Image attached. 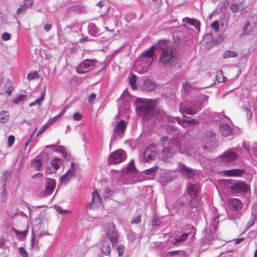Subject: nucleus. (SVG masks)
<instances>
[{
    "mask_svg": "<svg viewBox=\"0 0 257 257\" xmlns=\"http://www.w3.org/2000/svg\"><path fill=\"white\" fill-rule=\"evenodd\" d=\"M163 149L161 152V159L166 162H169L177 151L182 154L195 157L194 150L186 145L184 137L178 134L170 138L163 136L161 138Z\"/></svg>",
    "mask_w": 257,
    "mask_h": 257,
    "instance_id": "1",
    "label": "nucleus"
},
{
    "mask_svg": "<svg viewBox=\"0 0 257 257\" xmlns=\"http://www.w3.org/2000/svg\"><path fill=\"white\" fill-rule=\"evenodd\" d=\"M154 45L152 46L138 58L134 63V71L140 74L148 71L149 66L154 60Z\"/></svg>",
    "mask_w": 257,
    "mask_h": 257,
    "instance_id": "2",
    "label": "nucleus"
},
{
    "mask_svg": "<svg viewBox=\"0 0 257 257\" xmlns=\"http://www.w3.org/2000/svg\"><path fill=\"white\" fill-rule=\"evenodd\" d=\"M136 111L144 120L151 118L155 113V102L151 99L138 98L136 101Z\"/></svg>",
    "mask_w": 257,
    "mask_h": 257,
    "instance_id": "3",
    "label": "nucleus"
},
{
    "mask_svg": "<svg viewBox=\"0 0 257 257\" xmlns=\"http://www.w3.org/2000/svg\"><path fill=\"white\" fill-rule=\"evenodd\" d=\"M158 46L162 51L159 58L161 63H168L175 58L176 50L171 46L170 42L168 40H160L158 42Z\"/></svg>",
    "mask_w": 257,
    "mask_h": 257,
    "instance_id": "4",
    "label": "nucleus"
},
{
    "mask_svg": "<svg viewBox=\"0 0 257 257\" xmlns=\"http://www.w3.org/2000/svg\"><path fill=\"white\" fill-rule=\"evenodd\" d=\"M201 103L198 100L191 101L180 104L179 110L184 116L187 115H194L201 109Z\"/></svg>",
    "mask_w": 257,
    "mask_h": 257,
    "instance_id": "5",
    "label": "nucleus"
},
{
    "mask_svg": "<svg viewBox=\"0 0 257 257\" xmlns=\"http://www.w3.org/2000/svg\"><path fill=\"white\" fill-rule=\"evenodd\" d=\"M235 150V148H230L225 151L217 158L218 162L221 165L233 163L239 157L238 154Z\"/></svg>",
    "mask_w": 257,
    "mask_h": 257,
    "instance_id": "6",
    "label": "nucleus"
},
{
    "mask_svg": "<svg viewBox=\"0 0 257 257\" xmlns=\"http://www.w3.org/2000/svg\"><path fill=\"white\" fill-rule=\"evenodd\" d=\"M107 238L113 246L116 244L118 240L119 235L114 223L112 222L103 226Z\"/></svg>",
    "mask_w": 257,
    "mask_h": 257,
    "instance_id": "7",
    "label": "nucleus"
},
{
    "mask_svg": "<svg viewBox=\"0 0 257 257\" xmlns=\"http://www.w3.org/2000/svg\"><path fill=\"white\" fill-rule=\"evenodd\" d=\"M158 151L155 144L149 145L144 150L143 153V158L145 162H149L153 160L157 156Z\"/></svg>",
    "mask_w": 257,
    "mask_h": 257,
    "instance_id": "8",
    "label": "nucleus"
},
{
    "mask_svg": "<svg viewBox=\"0 0 257 257\" xmlns=\"http://www.w3.org/2000/svg\"><path fill=\"white\" fill-rule=\"evenodd\" d=\"M126 158L125 152L122 150H118L109 155L108 160L110 164H119L124 161Z\"/></svg>",
    "mask_w": 257,
    "mask_h": 257,
    "instance_id": "9",
    "label": "nucleus"
},
{
    "mask_svg": "<svg viewBox=\"0 0 257 257\" xmlns=\"http://www.w3.org/2000/svg\"><path fill=\"white\" fill-rule=\"evenodd\" d=\"M126 127V122L120 120L116 124L113 131V134L110 140V144L113 143L118 137H122Z\"/></svg>",
    "mask_w": 257,
    "mask_h": 257,
    "instance_id": "10",
    "label": "nucleus"
},
{
    "mask_svg": "<svg viewBox=\"0 0 257 257\" xmlns=\"http://www.w3.org/2000/svg\"><path fill=\"white\" fill-rule=\"evenodd\" d=\"M138 85L143 90L152 91L156 87L155 84L146 77H142L138 80Z\"/></svg>",
    "mask_w": 257,
    "mask_h": 257,
    "instance_id": "11",
    "label": "nucleus"
},
{
    "mask_svg": "<svg viewBox=\"0 0 257 257\" xmlns=\"http://www.w3.org/2000/svg\"><path fill=\"white\" fill-rule=\"evenodd\" d=\"M230 188L233 193L236 194L247 193L250 187L248 185L241 182H237L230 185Z\"/></svg>",
    "mask_w": 257,
    "mask_h": 257,
    "instance_id": "12",
    "label": "nucleus"
},
{
    "mask_svg": "<svg viewBox=\"0 0 257 257\" xmlns=\"http://www.w3.org/2000/svg\"><path fill=\"white\" fill-rule=\"evenodd\" d=\"M94 62L92 60L86 59L82 62L76 68V72L79 74H83L93 69Z\"/></svg>",
    "mask_w": 257,
    "mask_h": 257,
    "instance_id": "13",
    "label": "nucleus"
},
{
    "mask_svg": "<svg viewBox=\"0 0 257 257\" xmlns=\"http://www.w3.org/2000/svg\"><path fill=\"white\" fill-rule=\"evenodd\" d=\"M189 228L191 229L190 233H183L180 236L177 237H172L170 239L169 241H171L173 244L177 245L180 242L185 241L189 235H191V237H193L196 233L195 228L193 226H190Z\"/></svg>",
    "mask_w": 257,
    "mask_h": 257,
    "instance_id": "14",
    "label": "nucleus"
},
{
    "mask_svg": "<svg viewBox=\"0 0 257 257\" xmlns=\"http://www.w3.org/2000/svg\"><path fill=\"white\" fill-rule=\"evenodd\" d=\"M167 120L169 122H177L179 124H181L183 127H186V125H187L188 123L190 124H197L198 123V121L196 119H192L191 120H184V119H180L177 117H173L170 116H168L167 117Z\"/></svg>",
    "mask_w": 257,
    "mask_h": 257,
    "instance_id": "15",
    "label": "nucleus"
},
{
    "mask_svg": "<svg viewBox=\"0 0 257 257\" xmlns=\"http://www.w3.org/2000/svg\"><path fill=\"white\" fill-rule=\"evenodd\" d=\"M101 204V198L99 193L94 191L92 193V199L91 202L88 205L90 209H95L100 206Z\"/></svg>",
    "mask_w": 257,
    "mask_h": 257,
    "instance_id": "16",
    "label": "nucleus"
},
{
    "mask_svg": "<svg viewBox=\"0 0 257 257\" xmlns=\"http://www.w3.org/2000/svg\"><path fill=\"white\" fill-rule=\"evenodd\" d=\"M228 205L229 208L235 211L237 215L239 213L242 207V204L241 201L236 198H231L229 200Z\"/></svg>",
    "mask_w": 257,
    "mask_h": 257,
    "instance_id": "17",
    "label": "nucleus"
},
{
    "mask_svg": "<svg viewBox=\"0 0 257 257\" xmlns=\"http://www.w3.org/2000/svg\"><path fill=\"white\" fill-rule=\"evenodd\" d=\"M177 169L178 171L181 172L182 174L186 176L187 178H192L195 175L194 170L186 167L181 162L178 163Z\"/></svg>",
    "mask_w": 257,
    "mask_h": 257,
    "instance_id": "18",
    "label": "nucleus"
},
{
    "mask_svg": "<svg viewBox=\"0 0 257 257\" xmlns=\"http://www.w3.org/2000/svg\"><path fill=\"white\" fill-rule=\"evenodd\" d=\"M244 170L242 169H235L225 170L222 172L224 176L228 177H240L244 173Z\"/></svg>",
    "mask_w": 257,
    "mask_h": 257,
    "instance_id": "19",
    "label": "nucleus"
},
{
    "mask_svg": "<svg viewBox=\"0 0 257 257\" xmlns=\"http://www.w3.org/2000/svg\"><path fill=\"white\" fill-rule=\"evenodd\" d=\"M56 181L53 179H47L46 182V190L44 192L45 196L50 195L53 192L56 187Z\"/></svg>",
    "mask_w": 257,
    "mask_h": 257,
    "instance_id": "20",
    "label": "nucleus"
},
{
    "mask_svg": "<svg viewBox=\"0 0 257 257\" xmlns=\"http://www.w3.org/2000/svg\"><path fill=\"white\" fill-rule=\"evenodd\" d=\"M219 129L221 134L225 137L231 136L233 133L232 128L227 123H221Z\"/></svg>",
    "mask_w": 257,
    "mask_h": 257,
    "instance_id": "21",
    "label": "nucleus"
},
{
    "mask_svg": "<svg viewBox=\"0 0 257 257\" xmlns=\"http://www.w3.org/2000/svg\"><path fill=\"white\" fill-rule=\"evenodd\" d=\"M199 189V184L189 183L187 185V191L190 196L198 195Z\"/></svg>",
    "mask_w": 257,
    "mask_h": 257,
    "instance_id": "22",
    "label": "nucleus"
},
{
    "mask_svg": "<svg viewBox=\"0 0 257 257\" xmlns=\"http://www.w3.org/2000/svg\"><path fill=\"white\" fill-rule=\"evenodd\" d=\"M173 179L170 172H165L163 173L160 176L159 181L162 186L166 185L168 182H170Z\"/></svg>",
    "mask_w": 257,
    "mask_h": 257,
    "instance_id": "23",
    "label": "nucleus"
},
{
    "mask_svg": "<svg viewBox=\"0 0 257 257\" xmlns=\"http://www.w3.org/2000/svg\"><path fill=\"white\" fill-rule=\"evenodd\" d=\"M61 165V160L59 158H55L51 161L50 170L51 173H55Z\"/></svg>",
    "mask_w": 257,
    "mask_h": 257,
    "instance_id": "24",
    "label": "nucleus"
},
{
    "mask_svg": "<svg viewBox=\"0 0 257 257\" xmlns=\"http://www.w3.org/2000/svg\"><path fill=\"white\" fill-rule=\"evenodd\" d=\"M158 167H154L143 171L144 175H146V179L151 180L154 178Z\"/></svg>",
    "mask_w": 257,
    "mask_h": 257,
    "instance_id": "25",
    "label": "nucleus"
},
{
    "mask_svg": "<svg viewBox=\"0 0 257 257\" xmlns=\"http://www.w3.org/2000/svg\"><path fill=\"white\" fill-rule=\"evenodd\" d=\"M183 21L184 23L193 26L198 31L200 30V23L198 20L186 17L183 19Z\"/></svg>",
    "mask_w": 257,
    "mask_h": 257,
    "instance_id": "26",
    "label": "nucleus"
},
{
    "mask_svg": "<svg viewBox=\"0 0 257 257\" xmlns=\"http://www.w3.org/2000/svg\"><path fill=\"white\" fill-rule=\"evenodd\" d=\"M14 90V87L12 82L8 81L3 88L4 93L9 96L11 95L12 91Z\"/></svg>",
    "mask_w": 257,
    "mask_h": 257,
    "instance_id": "27",
    "label": "nucleus"
},
{
    "mask_svg": "<svg viewBox=\"0 0 257 257\" xmlns=\"http://www.w3.org/2000/svg\"><path fill=\"white\" fill-rule=\"evenodd\" d=\"M10 119V113L7 110L0 111V123H6Z\"/></svg>",
    "mask_w": 257,
    "mask_h": 257,
    "instance_id": "28",
    "label": "nucleus"
},
{
    "mask_svg": "<svg viewBox=\"0 0 257 257\" xmlns=\"http://www.w3.org/2000/svg\"><path fill=\"white\" fill-rule=\"evenodd\" d=\"M111 251L109 244L106 241H103L101 247V251L104 255H109Z\"/></svg>",
    "mask_w": 257,
    "mask_h": 257,
    "instance_id": "29",
    "label": "nucleus"
},
{
    "mask_svg": "<svg viewBox=\"0 0 257 257\" xmlns=\"http://www.w3.org/2000/svg\"><path fill=\"white\" fill-rule=\"evenodd\" d=\"M129 83L133 90H137L138 86L137 84V77L134 74H130L128 76Z\"/></svg>",
    "mask_w": 257,
    "mask_h": 257,
    "instance_id": "30",
    "label": "nucleus"
},
{
    "mask_svg": "<svg viewBox=\"0 0 257 257\" xmlns=\"http://www.w3.org/2000/svg\"><path fill=\"white\" fill-rule=\"evenodd\" d=\"M27 98V95L23 94H17L13 99V102L16 104L23 103Z\"/></svg>",
    "mask_w": 257,
    "mask_h": 257,
    "instance_id": "31",
    "label": "nucleus"
},
{
    "mask_svg": "<svg viewBox=\"0 0 257 257\" xmlns=\"http://www.w3.org/2000/svg\"><path fill=\"white\" fill-rule=\"evenodd\" d=\"M66 172L72 177H74L76 173V164L72 162L69 169Z\"/></svg>",
    "mask_w": 257,
    "mask_h": 257,
    "instance_id": "32",
    "label": "nucleus"
},
{
    "mask_svg": "<svg viewBox=\"0 0 257 257\" xmlns=\"http://www.w3.org/2000/svg\"><path fill=\"white\" fill-rule=\"evenodd\" d=\"M71 178H72V177L66 172L60 177V182L61 183L66 185L70 180Z\"/></svg>",
    "mask_w": 257,
    "mask_h": 257,
    "instance_id": "33",
    "label": "nucleus"
},
{
    "mask_svg": "<svg viewBox=\"0 0 257 257\" xmlns=\"http://www.w3.org/2000/svg\"><path fill=\"white\" fill-rule=\"evenodd\" d=\"M44 95H45V93H43L39 98H37L35 101L30 103L29 104V106L32 107V106H34L36 105H38L39 106L41 105L42 104V102H43V101L44 99Z\"/></svg>",
    "mask_w": 257,
    "mask_h": 257,
    "instance_id": "34",
    "label": "nucleus"
},
{
    "mask_svg": "<svg viewBox=\"0 0 257 257\" xmlns=\"http://www.w3.org/2000/svg\"><path fill=\"white\" fill-rule=\"evenodd\" d=\"M98 31L95 25L93 24H90L89 25V33L92 36H96Z\"/></svg>",
    "mask_w": 257,
    "mask_h": 257,
    "instance_id": "35",
    "label": "nucleus"
},
{
    "mask_svg": "<svg viewBox=\"0 0 257 257\" xmlns=\"http://www.w3.org/2000/svg\"><path fill=\"white\" fill-rule=\"evenodd\" d=\"M32 166L34 168H35L37 170H39L42 166L41 162L40 159L39 158H35L32 162Z\"/></svg>",
    "mask_w": 257,
    "mask_h": 257,
    "instance_id": "36",
    "label": "nucleus"
},
{
    "mask_svg": "<svg viewBox=\"0 0 257 257\" xmlns=\"http://www.w3.org/2000/svg\"><path fill=\"white\" fill-rule=\"evenodd\" d=\"M216 144V140L214 136H212L209 138V142L207 143V144L204 146L206 148L209 147L210 149L214 147Z\"/></svg>",
    "mask_w": 257,
    "mask_h": 257,
    "instance_id": "37",
    "label": "nucleus"
},
{
    "mask_svg": "<svg viewBox=\"0 0 257 257\" xmlns=\"http://www.w3.org/2000/svg\"><path fill=\"white\" fill-rule=\"evenodd\" d=\"M190 197H191V199L190 200V205L191 207H195L199 204L198 195Z\"/></svg>",
    "mask_w": 257,
    "mask_h": 257,
    "instance_id": "38",
    "label": "nucleus"
},
{
    "mask_svg": "<svg viewBox=\"0 0 257 257\" xmlns=\"http://www.w3.org/2000/svg\"><path fill=\"white\" fill-rule=\"evenodd\" d=\"M237 56V53L232 51L227 50L223 53V58H228L231 57H235Z\"/></svg>",
    "mask_w": 257,
    "mask_h": 257,
    "instance_id": "39",
    "label": "nucleus"
},
{
    "mask_svg": "<svg viewBox=\"0 0 257 257\" xmlns=\"http://www.w3.org/2000/svg\"><path fill=\"white\" fill-rule=\"evenodd\" d=\"M13 230L15 232L16 235L19 239H22L24 238L27 233V231H18L15 228H13Z\"/></svg>",
    "mask_w": 257,
    "mask_h": 257,
    "instance_id": "40",
    "label": "nucleus"
},
{
    "mask_svg": "<svg viewBox=\"0 0 257 257\" xmlns=\"http://www.w3.org/2000/svg\"><path fill=\"white\" fill-rule=\"evenodd\" d=\"M39 78V75L37 71H32L27 75V79L29 81L34 80Z\"/></svg>",
    "mask_w": 257,
    "mask_h": 257,
    "instance_id": "41",
    "label": "nucleus"
},
{
    "mask_svg": "<svg viewBox=\"0 0 257 257\" xmlns=\"http://www.w3.org/2000/svg\"><path fill=\"white\" fill-rule=\"evenodd\" d=\"M184 251L183 250H173L170 251L166 253L167 256H175V255H184Z\"/></svg>",
    "mask_w": 257,
    "mask_h": 257,
    "instance_id": "42",
    "label": "nucleus"
},
{
    "mask_svg": "<svg viewBox=\"0 0 257 257\" xmlns=\"http://www.w3.org/2000/svg\"><path fill=\"white\" fill-rule=\"evenodd\" d=\"M54 208L59 213L63 215L71 212V211L69 210L63 209L60 206L56 205L54 206Z\"/></svg>",
    "mask_w": 257,
    "mask_h": 257,
    "instance_id": "43",
    "label": "nucleus"
},
{
    "mask_svg": "<svg viewBox=\"0 0 257 257\" xmlns=\"http://www.w3.org/2000/svg\"><path fill=\"white\" fill-rule=\"evenodd\" d=\"M8 240L3 237L0 238V248L2 249H9V246L7 245Z\"/></svg>",
    "mask_w": 257,
    "mask_h": 257,
    "instance_id": "44",
    "label": "nucleus"
},
{
    "mask_svg": "<svg viewBox=\"0 0 257 257\" xmlns=\"http://www.w3.org/2000/svg\"><path fill=\"white\" fill-rule=\"evenodd\" d=\"M116 249L119 256H122L125 247L123 244H119L116 246Z\"/></svg>",
    "mask_w": 257,
    "mask_h": 257,
    "instance_id": "45",
    "label": "nucleus"
},
{
    "mask_svg": "<svg viewBox=\"0 0 257 257\" xmlns=\"http://www.w3.org/2000/svg\"><path fill=\"white\" fill-rule=\"evenodd\" d=\"M55 151L56 152H60V153H62L63 156L65 158H66V157H67L66 152L65 151L64 148L63 146H59V148L55 150Z\"/></svg>",
    "mask_w": 257,
    "mask_h": 257,
    "instance_id": "46",
    "label": "nucleus"
},
{
    "mask_svg": "<svg viewBox=\"0 0 257 257\" xmlns=\"http://www.w3.org/2000/svg\"><path fill=\"white\" fill-rule=\"evenodd\" d=\"M127 238L128 240L131 242H134L136 238V236L135 233L134 232H131L128 233L127 235Z\"/></svg>",
    "mask_w": 257,
    "mask_h": 257,
    "instance_id": "47",
    "label": "nucleus"
},
{
    "mask_svg": "<svg viewBox=\"0 0 257 257\" xmlns=\"http://www.w3.org/2000/svg\"><path fill=\"white\" fill-rule=\"evenodd\" d=\"M29 9L26 6H25L24 5L22 6L20 8H19L17 10V14L18 15H21L23 14L27 9Z\"/></svg>",
    "mask_w": 257,
    "mask_h": 257,
    "instance_id": "48",
    "label": "nucleus"
},
{
    "mask_svg": "<svg viewBox=\"0 0 257 257\" xmlns=\"http://www.w3.org/2000/svg\"><path fill=\"white\" fill-rule=\"evenodd\" d=\"M112 194V191L109 188H107L105 189L104 197L105 198H108L110 196H111Z\"/></svg>",
    "mask_w": 257,
    "mask_h": 257,
    "instance_id": "49",
    "label": "nucleus"
},
{
    "mask_svg": "<svg viewBox=\"0 0 257 257\" xmlns=\"http://www.w3.org/2000/svg\"><path fill=\"white\" fill-rule=\"evenodd\" d=\"M15 137L13 135L9 136L8 138V146L9 147H11L15 142Z\"/></svg>",
    "mask_w": 257,
    "mask_h": 257,
    "instance_id": "50",
    "label": "nucleus"
},
{
    "mask_svg": "<svg viewBox=\"0 0 257 257\" xmlns=\"http://www.w3.org/2000/svg\"><path fill=\"white\" fill-rule=\"evenodd\" d=\"M211 28L214 30L216 32L218 31L219 30V23L217 21H214L211 24Z\"/></svg>",
    "mask_w": 257,
    "mask_h": 257,
    "instance_id": "51",
    "label": "nucleus"
},
{
    "mask_svg": "<svg viewBox=\"0 0 257 257\" xmlns=\"http://www.w3.org/2000/svg\"><path fill=\"white\" fill-rule=\"evenodd\" d=\"M2 38L4 41H8L11 39V35L9 33L5 32L2 34Z\"/></svg>",
    "mask_w": 257,
    "mask_h": 257,
    "instance_id": "52",
    "label": "nucleus"
},
{
    "mask_svg": "<svg viewBox=\"0 0 257 257\" xmlns=\"http://www.w3.org/2000/svg\"><path fill=\"white\" fill-rule=\"evenodd\" d=\"M49 126V125L48 123H46L44 124L39 130L38 133L36 135V137L39 136L41 134H42L46 130V128Z\"/></svg>",
    "mask_w": 257,
    "mask_h": 257,
    "instance_id": "53",
    "label": "nucleus"
},
{
    "mask_svg": "<svg viewBox=\"0 0 257 257\" xmlns=\"http://www.w3.org/2000/svg\"><path fill=\"white\" fill-rule=\"evenodd\" d=\"M214 239V235L213 234H206L204 241L205 242H210Z\"/></svg>",
    "mask_w": 257,
    "mask_h": 257,
    "instance_id": "54",
    "label": "nucleus"
},
{
    "mask_svg": "<svg viewBox=\"0 0 257 257\" xmlns=\"http://www.w3.org/2000/svg\"><path fill=\"white\" fill-rule=\"evenodd\" d=\"M135 168L134 161L131 160L127 167V170L128 172H131Z\"/></svg>",
    "mask_w": 257,
    "mask_h": 257,
    "instance_id": "55",
    "label": "nucleus"
},
{
    "mask_svg": "<svg viewBox=\"0 0 257 257\" xmlns=\"http://www.w3.org/2000/svg\"><path fill=\"white\" fill-rule=\"evenodd\" d=\"M230 9L234 13H237L238 11V7L236 4H232L230 5Z\"/></svg>",
    "mask_w": 257,
    "mask_h": 257,
    "instance_id": "56",
    "label": "nucleus"
},
{
    "mask_svg": "<svg viewBox=\"0 0 257 257\" xmlns=\"http://www.w3.org/2000/svg\"><path fill=\"white\" fill-rule=\"evenodd\" d=\"M19 252H20V253L21 254V255L23 256V257H28L27 256V251H26L24 247H21L20 248H19Z\"/></svg>",
    "mask_w": 257,
    "mask_h": 257,
    "instance_id": "57",
    "label": "nucleus"
},
{
    "mask_svg": "<svg viewBox=\"0 0 257 257\" xmlns=\"http://www.w3.org/2000/svg\"><path fill=\"white\" fill-rule=\"evenodd\" d=\"M82 118V114L79 112H76L73 115V118L77 121L81 120Z\"/></svg>",
    "mask_w": 257,
    "mask_h": 257,
    "instance_id": "58",
    "label": "nucleus"
},
{
    "mask_svg": "<svg viewBox=\"0 0 257 257\" xmlns=\"http://www.w3.org/2000/svg\"><path fill=\"white\" fill-rule=\"evenodd\" d=\"M243 110L246 113L247 118L250 119L252 116V112H251V110L247 107L244 108Z\"/></svg>",
    "mask_w": 257,
    "mask_h": 257,
    "instance_id": "59",
    "label": "nucleus"
},
{
    "mask_svg": "<svg viewBox=\"0 0 257 257\" xmlns=\"http://www.w3.org/2000/svg\"><path fill=\"white\" fill-rule=\"evenodd\" d=\"M33 4V0H25L24 5L30 8Z\"/></svg>",
    "mask_w": 257,
    "mask_h": 257,
    "instance_id": "60",
    "label": "nucleus"
},
{
    "mask_svg": "<svg viewBox=\"0 0 257 257\" xmlns=\"http://www.w3.org/2000/svg\"><path fill=\"white\" fill-rule=\"evenodd\" d=\"M37 127H36V128L35 129V130L34 131L33 133H32V134L31 135V136H30V139L29 140H28V141H27V142L26 143L25 145V149H26V148L28 146V145H29V143H30V142L32 141V138H33V136L34 135L35 133V132L37 131Z\"/></svg>",
    "mask_w": 257,
    "mask_h": 257,
    "instance_id": "61",
    "label": "nucleus"
},
{
    "mask_svg": "<svg viewBox=\"0 0 257 257\" xmlns=\"http://www.w3.org/2000/svg\"><path fill=\"white\" fill-rule=\"evenodd\" d=\"M141 216L140 215H138L132 219L131 222L132 223H138L141 221Z\"/></svg>",
    "mask_w": 257,
    "mask_h": 257,
    "instance_id": "62",
    "label": "nucleus"
},
{
    "mask_svg": "<svg viewBox=\"0 0 257 257\" xmlns=\"http://www.w3.org/2000/svg\"><path fill=\"white\" fill-rule=\"evenodd\" d=\"M152 226L153 227H157L161 224V221L159 219H156L154 218L152 221Z\"/></svg>",
    "mask_w": 257,
    "mask_h": 257,
    "instance_id": "63",
    "label": "nucleus"
},
{
    "mask_svg": "<svg viewBox=\"0 0 257 257\" xmlns=\"http://www.w3.org/2000/svg\"><path fill=\"white\" fill-rule=\"evenodd\" d=\"M218 223V216L215 217L213 221L212 222V224L213 226L214 229L215 230L217 228V225Z\"/></svg>",
    "mask_w": 257,
    "mask_h": 257,
    "instance_id": "64",
    "label": "nucleus"
}]
</instances>
